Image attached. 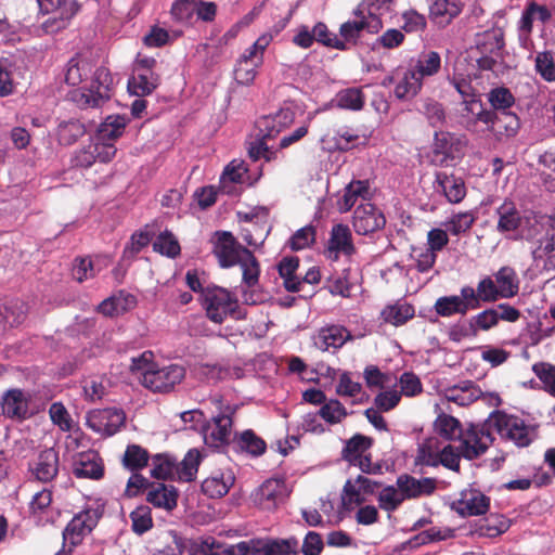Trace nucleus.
Returning a JSON list of instances; mask_svg holds the SVG:
<instances>
[{
    "label": "nucleus",
    "mask_w": 555,
    "mask_h": 555,
    "mask_svg": "<svg viewBox=\"0 0 555 555\" xmlns=\"http://www.w3.org/2000/svg\"><path fill=\"white\" fill-rule=\"evenodd\" d=\"M467 113L474 116L473 124L480 121L487 125V130L492 132L498 140L515 135L520 122L516 114L508 111H486L480 100L465 101Z\"/></svg>",
    "instance_id": "f257e3e1"
},
{
    "label": "nucleus",
    "mask_w": 555,
    "mask_h": 555,
    "mask_svg": "<svg viewBox=\"0 0 555 555\" xmlns=\"http://www.w3.org/2000/svg\"><path fill=\"white\" fill-rule=\"evenodd\" d=\"M203 297L206 314L215 323H222L228 315L235 320L245 318V313L238 308L237 300L225 288L207 287Z\"/></svg>",
    "instance_id": "f03ea898"
},
{
    "label": "nucleus",
    "mask_w": 555,
    "mask_h": 555,
    "mask_svg": "<svg viewBox=\"0 0 555 555\" xmlns=\"http://www.w3.org/2000/svg\"><path fill=\"white\" fill-rule=\"evenodd\" d=\"M113 83L109 70L105 67H99L94 72L90 88L73 91L72 100L80 108L100 107L111 99Z\"/></svg>",
    "instance_id": "7ed1b4c3"
},
{
    "label": "nucleus",
    "mask_w": 555,
    "mask_h": 555,
    "mask_svg": "<svg viewBox=\"0 0 555 555\" xmlns=\"http://www.w3.org/2000/svg\"><path fill=\"white\" fill-rule=\"evenodd\" d=\"M185 376V370L178 364H170L144 371L141 384L154 392H169L177 384H180Z\"/></svg>",
    "instance_id": "20e7f679"
},
{
    "label": "nucleus",
    "mask_w": 555,
    "mask_h": 555,
    "mask_svg": "<svg viewBox=\"0 0 555 555\" xmlns=\"http://www.w3.org/2000/svg\"><path fill=\"white\" fill-rule=\"evenodd\" d=\"M40 12L53 14L48 18L42 27L47 33H55L66 27L69 20L79 10L76 0H37Z\"/></svg>",
    "instance_id": "39448f33"
},
{
    "label": "nucleus",
    "mask_w": 555,
    "mask_h": 555,
    "mask_svg": "<svg viewBox=\"0 0 555 555\" xmlns=\"http://www.w3.org/2000/svg\"><path fill=\"white\" fill-rule=\"evenodd\" d=\"M459 447L463 457L474 460L483 454L493 441L488 428L470 425L460 437Z\"/></svg>",
    "instance_id": "423d86ee"
},
{
    "label": "nucleus",
    "mask_w": 555,
    "mask_h": 555,
    "mask_svg": "<svg viewBox=\"0 0 555 555\" xmlns=\"http://www.w3.org/2000/svg\"><path fill=\"white\" fill-rule=\"evenodd\" d=\"M126 415L122 410L116 408L99 409L87 414V425L93 431L113 436L125 424Z\"/></svg>",
    "instance_id": "0eeeda50"
},
{
    "label": "nucleus",
    "mask_w": 555,
    "mask_h": 555,
    "mask_svg": "<svg viewBox=\"0 0 555 555\" xmlns=\"http://www.w3.org/2000/svg\"><path fill=\"white\" fill-rule=\"evenodd\" d=\"M216 242L212 253L218 258L222 268L236 266L245 256V251H250L242 246L230 232H216Z\"/></svg>",
    "instance_id": "6e6552de"
},
{
    "label": "nucleus",
    "mask_w": 555,
    "mask_h": 555,
    "mask_svg": "<svg viewBox=\"0 0 555 555\" xmlns=\"http://www.w3.org/2000/svg\"><path fill=\"white\" fill-rule=\"evenodd\" d=\"M494 426L501 437L514 441L518 447H527L532 441L531 430L516 416L499 415L494 420Z\"/></svg>",
    "instance_id": "1a4fd4ad"
},
{
    "label": "nucleus",
    "mask_w": 555,
    "mask_h": 555,
    "mask_svg": "<svg viewBox=\"0 0 555 555\" xmlns=\"http://www.w3.org/2000/svg\"><path fill=\"white\" fill-rule=\"evenodd\" d=\"M288 495L283 479L271 478L266 480L254 493V502L264 511L275 509Z\"/></svg>",
    "instance_id": "9d476101"
},
{
    "label": "nucleus",
    "mask_w": 555,
    "mask_h": 555,
    "mask_svg": "<svg viewBox=\"0 0 555 555\" xmlns=\"http://www.w3.org/2000/svg\"><path fill=\"white\" fill-rule=\"evenodd\" d=\"M384 215L371 203L359 205L353 214V228L358 234L367 235L384 228Z\"/></svg>",
    "instance_id": "9b49d317"
},
{
    "label": "nucleus",
    "mask_w": 555,
    "mask_h": 555,
    "mask_svg": "<svg viewBox=\"0 0 555 555\" xmlns=\"http://www.w3.org/2000/svg\"><path fill=\"white\" fill-rule=\"evenodd\" d=\"M490 500L476 489H467L461 492V498L453 502L452 508L461 516H478L489 509Z\"/></svg>",
    "instance_id": "f8f14e48"
},
{
    "label": "nucleus",
    "mask_w": 555,
    "mask_h": 555,
    "mask_svg": "<svg viewBox=\"0 0 555 555\" xmlns=\"http://www.w3.org/2000/svg\"><path fill=\"white\" fill-rule=\"evenodd\" d=\"M233 421L229 414L211 418L204 429V440L208 447L219 448L230 442Z\"/></svg>",
    "instance_id": "ddd939ff"
},
{
    "label": "nucleus",
    "mask_w": 555,
    "mask_h": 555,
    "mask_svg": "<svg viewBox=\"0 0 555 555\" xmlns=\"http://www.w3.org/2000/svg\"><path fill=\"white\" fill-rule=\"evenodd\" d=\"M73 474L77 478L101 479L104 476L102 457L95 451L79 453L73 463Z\"/></svg>",
    "instance_id": "4468645a"
},
{
    "label": "nucleus",
    "mask_w": 555,
    "mask_h": 555,
    "mask_svg": "<svg viewBox=\"0 0 555 555\" xmlns=\"http://www.w3.org/2000/svg\"><path fill=\"white\" fill-rule=\"evenodd\" d=\"M383 27L382 20L375 14L362 16L360 20L348 21L341 24L339 34L344 38V42L356 43L362 31L369 34H377Z\"/></svg>",
    "instance_id": "2eb2a0df"
},
{
    "label": "nucleus",
    "mask_w": 555,
    "mask_h": 555,
    "mask_svg": "<svg viewBox=\"0 0 555 555\" xmlns=\"http://www.w3.org/2000/svg\"><path fill=\"white\" fill-rule=\"evenodd\" d=\"M460 144V139L450 132H436L433 144L431 163L436 166H449L450 162L454 159V152L456 145Z\"/></svg>",
    "instance_id": "dca6fc26"
},
{
    "label": "nucleus",
    "mask_w": 555,
    "mask_h": 555,
    "mask_svg": "<svg viewBox=\"0 0 555 555\" xmlns=\"http://www.w3.org/2000/svg\"><path fill=\"white\" fill-rule=\"evenodd\" d=\"M397 486L402 491L404 500H406L433 494L437 488V481L435 478L416 479L404 474L398 477Z\"/></svg>",
    "instance_id": "f3484780"
},
{
    "label": "nucleus",
    "mask_w": 555,
    "mask_h": 555,
    "mask_svg": "<svg viewBox=\"0 0 555 555\" xmlns=\"http://www.w3.org/2000/svg\"><path fill=\"white\" fill-rule=\"evenodd\" d=\"M349 339H352V336L345 327L331 325L322 327L313 337V343L318 349L327 351L330 348L339 349Z\"/></svg>",
    "instance_id": "a211bd4d"
},
{
    "label": "nucleus",
    "mask_w": 555,
    "mask_h": 555,
    "mask_svg": "<svg viewBox=\"0 0 555 555\" xmlns=\"http://www.w3.org/2000/svg\"><path fill=\"white\" fill-rule=\"evenodd\" d=\"M2 414L9 418L25 420L28 416V400L21 389H10L1 400Z\"/></svg>",
    "instance_id": "6ab92c4d"
},
{
    "label": "nucleus",
    "mask_w": 555,
    "mask_h": 555,
    "mask_svg": "<svg viewBox=\"0 0 555 555\" xmlns=\"http://www.w3.org/2000/svg\"><path fill=\"white\" fill-rule=\"evenodd\" d=\"M460 0H436L429 8V18L439 27L448 26L462 12Z\"/></svg>",
    "instance_id": "aec40b11"
},
{
    "label": "nucleus",
    "mask_w": 555,
    "mask_h": 555,
    "mask_svg": "<svg viewBox=\"0 0 555 555\" xmlns=\"http://www.w3.org/2000/svg\"><path fill=\"white\" fill-rule=\"evenodd\" d=\"M59 473V452L54 448L41 451L34 467L36 478L42 482H49Z\"/></svg>",
    "instance_id": "412c9836"
},
{
    "label": "nucleus",
    "mask_w": 555,
    "mask_h": 555,
    "mask_svg": "<svg viewBox=\"0 0 555 555\" xmlns=\"http://www.w3.org/2000/svg\"><path fill=\"white\" fill-rule=\"evenodd\" d=\"M89 511L82 512L75 516L63 531L64 543L68 542L70 553L73 547L78 545L86 533L90 532L94 526L93 521H89Z\"/></svg>",
    "instance_id": "4be33fe9"
},
{
    "label": "nucleus",
    "mask_w": 555,
    "mask_h": 555,
    "mask_svg": "<svg viewBox=\"0 0 555 555\" xmlns=\"http://www.w3.org/2000/svg\"><path fill=\"white\" fill-rule=\"evenodd\" d=\"M177 490L172 486L153 483L147 490L146 501L155 507L171 511L177 506Z\"/></svg>",
    "instance_id": "5701e85b"
},
{
    "label": "nucleus",
    "mask_w": 555,
    "mask_h": 555,
    "mask_svg": "<svg viewBox=\"0 0 555 555\" xmlns=\"http://www.w3.org/2000/svg\"><path fill=\"white\" fill-rule=\"evenodd\" d=\"M235 477L229 472L228 474L218 473L207 477L202 482V491L209 498L219 499L224 496L230 488L234 485Z\"/></svg>",
    "instance_id": "b1692460"
},
{
    "label": "nucleus",
    "mask_w": 555,
    "mask_h": 555,
    "mask_svg": "<svg viewBox=\"0 0 555 555\" xmlns=\"http://www.w3.org/2000/svg\"><path fill=\"white\" fill-rule=\"evenodd\" d=\"M481 393V390L472 380H464L446 389L447 400L463 406L479 399Z\"/></svg>",
    "instance_id": "393cba45"
},
{
    "label": "nucleus",
    "mask_w": 555,
    "mask_h": 555,
    "mask_svg": "<svg viewBox=\"0 0 555 555\" xmlns=\"http://www.w3.org/2000/svg\"><path fill=\"white\" fill-rule=\"evenodd\" d=\"M137 305L135 297L131 294L120 292L104 299L99 305V311L106 317L118 315L132 309Z\"/></svg>",
    "instance_id": "a878e982"
},
{
    "label": "nucleus",
    "mask_w": 555,
    "mask_h": 555,
    "mask_svg": "<svg viewBox=\"0 0 555 555\" xmlns=\"http://www.w3.org/2000/svg\"><path fill=\"white\" fill-rule=\"evenodd\" d=\"M436 183L450 203H460L465 197L466 189L461 178L437 172Z\"/></svg>",
    "instance_id": "bb28decb"
},
{
    "label": "nucleus",
    "mask_w": 555,
    "mask_h": 555,
    "mask_svg": "<svg viewBox=\"0 0 555 555\" xmlns=\"http://www.w3.org/2000/svg\"><path fill=\"white\" fill-rule=\"evenodd\" d=\"M496 215L499 217L496 229L501 233L515 231L521 224V215L512 201H505L498 207Z\"/></svg>",
    "instance_id": "cd10ccee"
},
{
    "label": "nucleus",
    "mask_w": 555,
    "mask_h": 555,
    "mask_svg": "<svg viewBox=\"0 0 555 555\" xmlns=\"http://www.w3.org/2000/svg\"><path fill=\"white\" fill-rule=\"evenodd\" d=\"M356 248L352 244L350 229L345 224H335L331 231L328 240V251L344 253L350 256L354 253Z\"/></svg>",
    "instance_id": "c85d7f7f"
},
{
    "label": "nucleus",
    "mask_w": 555,
    "mask_h": 555,
    "mask_svg": "<svg viewBox=\"0 0 555 555\" xmlns=\"http://www.w3.org/2000/svg\"><path fill=\"white\" fill-rule=\"evenodd\" d=\"M141 75V72L133 74L128 80V89L137 96L151 94L159 85V76L155 73Z\"/></svg>",
    "instance_id": "c756f323"
},
{
    "label": "nucleus",
    "mask_w": 555,
    "mask_h": 555,
    "mask_svg": "<svg viewBox=\"0 0 555 555\" xmlns=\"http://www.w3.org/2000/svg\"><path fill=\"white\" fill-rule=\"evenodd\" d=\"M440 67L441 59L439 53L429 51L427 53H422L415 65L410 68L423 80L425 77L436 75L440 70Z\"/></svg>",
    "instance_id": "7c9ffc66"
},
{
    "label": "nucleus",
    "mask_w": 555,
    "mask_h": 555,
    "mask_svg": "<svg viewBox=\"0 0 555 555\" xmlns=\"http://www.w3.org/2000/svg\"><path fill=\"white\" fill-rule=\"evenodd\" d=\"M372 444L373 439L371 437L356 434L353 437L347 440L346 446L341 451V459L350 464L360 456L364 455V452L367 451Z\"/></svg>",
    "instance_id": "2f4dec72"
},
{
    "label": "nucleus",
    "mask_w": 555,
    "mask_h": 555,
    "mask_svg": "<svg viewBox=\"0 0 555 555\" xmlns=\"http://www.w3.org/2000/svg\"><path fill=\"white\" fill-rule=\"evenodd\" d=\"M504 47L503 33L501 30H487L477 36L476 49L480 54H498Z\"/></svg>",
    "instance_id": "473e14b6"
},
{
    "label": "nucleus",
    "mask_w": 555,
    "mask_h": 555,
    "mask_svg": "<svg viewBox=\"0 0 555 555\" xmlns=\"http://www.w3.org/2000/svg\"><path fill=\"white\" fill-rule=\"evenodd\" d=\"M369 194L367 181H352L346 189L343 198L338 202L340 211L350 210L357 203L358 198L366 199Z\"/></svg>",
    "instance_id": "72a5a7b5"
},
{
    "label": "nucleus",
    "mask_w": 555,
    "mask_h": 555,
    "mask_svg": "<svg viewBox=\"0 0 555 555\" xmlns=\"http://www.w3.org/2000/svg\"><path fill=\"white\" fill-rule=\"evenodd\" d=\"M299 260L295 257H288L281 260L278 266L279 273L284 280V286L288 292H298L301 281L295 275L298 269Z\"/></svg>",
    "instance_id": "f704fd0d"
},
{
    "label": "nucleus",
    "mask_w": 555,
    "mask_h": 555,
    "mask_svg": "<svg viewBox=\"0 0 555 555\" xmlns=\"http://www.w3.org/2000/svg\"><path fill=\"white\" fill-rule=\"evenodd\" d=\"M495 284L500 289L502 298H509L517 294L518 283L515 271L512 268L503 267L495 273Z\"/></svg>",
    "instance_id": "c9c22d12"
},
{
    "label": "nucleus",
    "mask_w": 555,
    "mask_h": 555,
    "mask_svg": "<svg viewBox=\"0 0 555 555\" xmlns=\"http://www.w3.org/2000/svg\"><path fill=\"white\" fill-rule=\"evenodd\" d=\"M86 132L85 126L78 120L62 121L57 126V139L63 145H72Z\"/></svg>",
    "instance_id": "e433bc0d"
},
{
    "label": "nucleus",
    "mask_w": 555,
    "mask_h": 555,
    "mask_svg": "<svg viewBox=\"0 0 555 555\" xmlns=\"http://www.w3.org/2000/svg\"><path fill=\"white\" fill-rule=\"evenodd\" d=\"M149 452L138 444H129L122 456V465L129 470H139L147 465Z\"/></svg>",
    "instance_id": "4c0bfd02"
},
{
    "label": "nucleus",
    "mask_w": 555,
    "mask_h": 555,
    "mask_svg": "<svg viewBox=\"0 0 555 555\" xmlns=\"http://www.w3.org/2000/svg\"><path fill=\"white\" fill-rule=\"evenodd\" d=\"M422 85L423 80L409 68L402 80L396 86L395 94L398 99L413 98L420 92Z\"/></svg>",
    "instance_id": "58836bf2"
},
{
    "label": "nucleus",
    "mask_w": 555,
    "mask_h": 555,
    "mask_svg": "<svg viewBox=\"0 0 555 555\" xmlns=\"http://www.w3.org/2000/svg\"><path fill=\"white\" fill-rule=\"evenodd\" d=\"M237 446L247 453L259 456L266 451V442L258 437L251 429L244 430L236 438Z\"/></svg>",
    "instance_id": "ea45409f"
},
{
    "label": "nucleus",
    "mask_w": 555,
    "mask_h": 555,
    "mask_svg": "<svg viewBox=\"0 0 555 555\" xmlns=\"http://www.w3.org/2000/svg\"><path fill=\"white\" fill-rule=\"evenodd\" d=\"M227 544L217 541L214 537H206L193 542L192 555H225Z\"/></svg>",
    "instance_id": "a19ab883"
},
{
    "label": "nucleus",
    "mask_w": 555,
    "mask_h": 555,
    "mask_svg": "<svg viewBox=\"0 0 555 555\" xmlns=\"http://www.w3.org/2000/svg\"><path fill=\"white\" fill-rule=\"evenodd\" d=\"M153 468L151 470L152 477L156 479L170 478L175 470H177V463L166 454H155L152 456Z\"/></svg>",
    "instance_id": "79ce46f5"
},
{
    "label": "nucleus",
    "mask_w": 555,
    "mask_h": 555,
    "mask_svg": "<svg viewBox=\"0 0 555 555\" xmlns=\"http://www.w3.org/2000/svg\"><path fill=\"white\" fill-rule=\"evenodd\" d=\"M27 315V306L22 301H16L10 306L0 307V321L10 326L22 324Z\"/></svg>",
    "instance_id": "37998d69"
},
{
    "label": "nucleus",
    "mask_w": 555,
    "mask_h": 555,
    "mask_svg": "<svg viewBox=\"0 0 555 555\" xmlns=\"http://www.w3.org/2000/svg\"><path fill=\"white\" fill-rule=\"evenodd\" d=\"M128 119L125 116H108L100 126L99 133L104 140H115L122 134Z\"/></svg>",
    "instance_id": "c03bdc74"
},
{
    "label": "nucleus",
    "mask_w": 555,
    "mask_h": 555,
    "mask_svg": "<svg viewBox=\"0 0 555 555\" xmlns=\"http://www.w3.org/2000/svg\"><path fill=\"white\" fill-rule=\"evenodd\" d=\"M436 429L439 435L447 440L460 439L463 431L460 422L455 417L447 414L438 416L436 421Z\"/></svg>",
    "instance_id": "a18cd8bd"
},
{
    "label": "nucleus",
    "mask_w": 555,
    "mask_h": 555,
    "mask_svg": "<svg viewBox=\"0 0 555 555\" xmlns=\"http://www.w3.org/2000/svg\"><path fill=\"white\" fill-rule=\"evenodd\" d=\"M201 459L202 454L198 450H190L180 463V467H177L179 478L184 481H192L197 473Z\"/></svg>",
    "instance_id": "49530a36"
},
{
    "label": "nucleus",
    "mask_w": 555,
    "mask_h": 555,
    "mask_svg": "<svg viewBox=\"0 0 555 555\" xmlns=\"http://www.w3.org/2000/svg\"><path fill=\"white\" fill-rule=\"evenodd\" d=\"M258 66H260L259 61L254 62L241 56L234 69V78L236 82L244 86L253 83Z\"/></svg>",
    "instance_id": "de8ad7c7"
},
{
    "label": "nucleus",
    "mask_w": 555,
    "mask_h": 555,
    "mask_svg": "<svg viewBox=\"0 0 555 555\" xmlns=\"http://www.w3.org/2000/svg\"><path fill=\"white\" fill-rule=\"evenodd\" d=\"M312 31L314 40L323 46L341 51L347 50V44L343 40L338 39L337 35L331 33L324 23H317L312 28Z\"/></svg>",
    "instance_id": "09e8293b"
},
{
    "label": "nucleus",
    "mask_w": 555,
    "mask_h": 555,
    "mask_svg": "<svg viewBox=\"0 0 555 555\" xmlns=\"http://www.w3.org/2000/svg\"><path fill=\"white\" fill-rule=\"evenodd\" d=\"M298 541L295 538L268 540L264 555H297Z\"/></svg>",
    "instance_id": "8fccbe9b"
},
{
    "label": "nucleus",
    "mask_w": 555,
    "mask_h": 555,
    "mask_svg": "<svg viewBox=\"0 0 555 555\" xmlns=\"http://www.w3.org/2000/svg\"><path fill=\"white\" fill-rule=\"evenodd\" d=\"M243 269V281L249 287L258 283L259 263L251 251H245V256L237 263Z\"/></svg>",
    "instance_id": "3c124183"
},
{
    "label": "nucleus",
    "mask_w": 555,
    "mask_h": 555,
    "mask_svg": "<svg viewBox=\"0 0 555 555\" xmlns=\"http://www.w3.org/2000/svg\"><path fill=\"white\" fill-rule=\"evenodd\" d=\"M156 251L175 258L180 254V245L173 234L169 231L160 233L153 244Z\"/></svg>",
    "instance_id": "603ef678"
},
{
    "label": "nucleus",
    "mask_w": 555,
    "mask_h": 555,
    "mask_svg": "<svg viewBox=\"0 0 555 555\" xmlns=\"http://www.w3.org/2000/svg\"><path fill=\"white\" fill-rule=\"evenodd\" d=\"M130 518L132 520V530L138 534L146 532L153 526L151 508L146 505H140L132 511Z\"/></svg>",
    "instance_id": "864d4df0"
},
{
    "label": "nucleus",
    "mask_w": 555,
    "mask_h": 555,
    "mask_svg": "<svg viewBox=\"0 0 555 555\" xmlns=\"http://www.w3.org/2000/svg\"><path fill=\"white\" fill-rule=\"evenodd\" d=\"M385 320L393 325H401L414 315V309L408 304H399L384 310Z\"/></svg>",
    "instance_id": "5fc2aeb1"
},
{
    "label": "nucleus",
    "mask_w": 555,
    "mask_h": 555,
    "mask_svg": "<svg viewBox=\"0 0 555 555\" xmlns=\"http://www.w3.org/2000/svg\"><path fill=\"white\" fill-rule=\"evenodd\" d=\"M488 100L492 106L490 111H508L515 102L512 92L503 87L491 90Z\"/></svg>",
    "instance_id": "6e6d98bb"
},
{
    "label": "nucleus",
    "mask_w": 555,
    "mask_h": 555,
    "mask_svg": "<svg viewBox=\"0 0 555 555\" xmlns=\"http://www.w3.org/2000/svg\"><path fill=\"white\" fill-rule=\"evenodd\" d=\"M436 312L442 317H449L454 313L465 314V306L459 296L440 297L435 304Z\"/></svg>",
    "instance_id": "4d7b16f0"
},
{
    "label": "nucleus",
    "mask_w": 555,
    "mask_h": 555,
    "mask_svg": "<svg viewBox=\"0 0 555 555\" xmlns=\"http://www.w3.org/2000/svg\"><path fill=\"white\" fill-rule=\"evenodd\" d=\"M499 312L495 309H488L469 321V328L474 335L477 334L478 330L488 331L498 324Z\"/></svg>",
    "instance_id": "13d9d810"
},
{
    "label": "nucleus",
    "mask_w": 555,
    "mask_h": 555,
    "mask_svg": "<svg viewBox=\"0 0 555 555\" xmlns=\"http://www.w3.org/2000/svg\"><path fill=\"white\" fill-rule=\"evenodd\" d=\"M404 501V495L402 491L398 488L396 489L392 486H388L384 488L379 495L378 502L380 508L392 512L398 508V506Z\"/></svg>",
    "instance_id": "bf43d9fd"
},
{
    "label": "nucleus",
    "mask_w": 555,
    "mask_h": 555,
    "mask_svg": "<svg viewBox=\"0 0 555 555\" xmlns=\"http://www.w3.org/2000/svg\"><path fill=\"white\" fill-rule=\"evenodd\" d=\"M338 106L343 108L359 111L364 104V94L360 89L350 88L339 92Z\"/></svg>",
    "instance_id": "052dcab7"
},
{
    "label": "nucleus",
    "mask_w": 555,
    "mask_h": 555,
    "mask_svg": "<svg viewBox=\"0 0 555 555\" xmlns=\"http://www.w3.org/2000/svg\"><path fill=\"white\" fill-rule=\"evenodd\" d=\"M532 371L543 383L544 389L555 397V366L550 363L540 362L532 366Z\"/></svg>",
    "instance_id": "680f3d73"
},
{
    "label": "nucleus",
    "mask_w": 555,
    "mask_h": 555,
    "mask_svg": "<svg viewBox=\"0 0 555 555\" xmlns=\"http://www.w3.org/2000/svg\"><path fill=\"white\" fill-rule=\"evenodd\" d=\"M49 414L52 423L60 427L62 431H70L73 420L66 408L61 402H54L50 405Z\"/></svg>",
    "instance_id": "e2e57ef3"
},
{
    "label": "nucleus",
    "mask_w": 555,
    "mask_h": 555,
    "mask_svg": "<svg viewBox=\"0 0 555 555\" xmlns=\"http://www.w3.org/2000/svg\"><path fill=\"white\" fill-rule=\"evenodd\" d=\"M475 222V217L470 212H460L446 223L447 231L453 235H460L467 232Z\"/></svg>",
    "instance_id": "0e129e2a"
},
{
    "label": "nucleus",
    "mask_w": 555,
    "mask_h": 555,
    "mask_svg": "<svg viewBox=\"0 0 555 555\" xmlns=\"http://www.w3.org/2000/svg\"><path fill=\"white\" fill-rule=\"evenodd\" d=\"M508 528L509 521L507 519L490 516L486 524L479 527L478 532L480 535L493 538L504 533Z\"/></svg>",
    "instance_id": "69168bd1"
},
{
    "label": "nucleus",
    "mask_w": 555,
    "mask_h": 555,
    "mask_svg": "<svg viewBox=\"0 0 555 555\" xmlns=\"http://www.w3.org/2000/svg\"><path fill=\"white\" fill-rule=\"evenodd\" d=\"M535 69L546 81H555V64L550 52L538 53Z\"/></svg>",
    "instance_id": "338daca9"
},
{
    "label": "nucleus",
    "mask_w": 555,
    "mask_h": 555,
    "mask_svg": "<svg viewBox=\"0 0 555 555\" xmlns=\"http://www.w3.org/2000/svg\"><path fill=\"white\" fill-rule=\"evenodd\" d=\"M320 415L331 424L339 423L346 415L345 406L338 400H330L320 409Z\"/></svg>",
    "instance_id": "774afa93"
}]
</instances>
